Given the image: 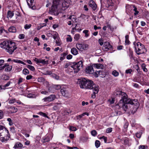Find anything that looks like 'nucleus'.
Here are the masks:
<instances>
[{
    "label": "nucleus",
    "instance_id": "f257e3e1",
    "mask_svg": "<svg viewBox=\"0 0 149 149\" xmlns=\"http://www.w3.org/2000/svg\"><path fill=\"white\" fill-rule=\"evenodd\" d=\"M114 95L115 96L119 95L121 98L118 105L116 106V108L118 107L122 108L126 111L127 109H129L128 107H130V104H131V107H130L133 108V110L132 109H130L131 113H134L136 112L139 106L138 102L137 100L127 99L126 94L121 91H116L115 92Z\"/></svg>",
    "mask_w": 149,
    "mask_h": 149
},
{
    "label": "nucleus",
    "instance_id": "f03ea898",
    "mask_svg": "<svg viewBox=\"0 0 149 149\" xmlns=\"http://www.w3.org/2000/svg\"><path fill=\"white\" fill-rule=\"evenodd\" d=\"M77 84L81 88L92 89L93 92L91 95V97L93 99L95 97L96 94L98 92L99 88V86L93 84L92 81L83 78L78 79Z\"/></svg>",
    "mask_w": 149,
    "mask_h": 149
},
{
    "label": "nucleus",
    "instance_id": "7ed1b4c3",
    "mask_svg": "<svg viewBox=\"0 0 149 149\" xmlns=\"http://www.w3.org/2000/svg\"><path fill=\"white\" fill-rule=\"evenodd\" d=\"M0 47L10 54H12L17 49L15 43L10 41H5L1 42Z\"/></svg>",
    "mask_w": 149,
    "mask_h": 149
},
{
    "label": "nucleus",
    "instance_id": "20e7f679",
    "mask_svg": "<svg viewBox=\"0 0 149 149\" xmlns=\"http://www.w3.org/2000/svg\"><path fill=\"white\" fill-rule=\"evenodd\" d=\"M10 137V135L8 130L3 126L0 125V140L1 141L6 142Z\"/></svg>",
    "mask_w": 149,
    "mask_h": 149
},
{
    "label": "nucleus",
    "instance_id": "39448f33",
    "mask_svg": "<svg viewBox=\"0 0 149 149\" xmlns=\"http://www.w3.org/2000/svg\"><path fill=\"white\" fill-rule=\"evenodd\" d=\"M82 66L83 62L82 61H80L73 65L69 67L66 70V71L70 74H72L73 72L74 73H77L82 68Z\"/></svg>",
    "mask_w": 149,
    "mask_h": 149
},
{
    "label": "nucleus",
    "instance_id": "423d86ee",
    "mask_svg": "<svg viewBox=\"0 0 149 149\" xmlns=\"http://www.w3.org/2000/svg\"><path fill=\"white\" fill-rule=\"evenodd\" d=\"M53 5L52 6L51 11L53 12H56L57 9L59 8L60 0H52Z\"/></svg>",
    "mask_w": 149,
    "mask_h": 149
},
{
    "label": "nucleus",
    "instance_id": "0eeeda50",
    "mask_svg": "<svg viewBox=\"0 0 149 149\" xmlns=\"http://www.w3.org/2000/svg\"><path fill=\"white\" fill-rule=\"evenodd\" d=\"M76 47L79 50L83 51L87 50L88 48V45L85 44H77Z\"/></svg>",
    "mask_w": 149,
    "mask_h": 149
},
{
    "label": "nucleus",
    "instance_id": "6e6552de",
    "mask_svg": "<svg viewBox=\"0 0 149 149\" xmlns=\"http://www.w3.org/2000/svg\"><path fill=\"white\" fill-rule=\"evenodd\" d=\"M56 96L55 95H51L47 97L43 98L42 100L45 102H50L54 100Z\"/></svg>",
    "mask_w": 149,
    "mask_h": 149
},
{
    "label": "nucleus",
    "instance_id": "1a4fd4ad",
    "mask_svg": "<svg viewBox=\"0 0 149 149\" xmlns=\"http://www.w3.org/2000/svg\"><path fill=\"white\" fill-rule=\"evenodd\" d=\"M61 92L62 95L66 97H69L70 96V94L68 89L66 88H63L61 89Z\"/></svg>",
    "mask_w": 149,
    "mask_h": 149
},
{
    "label": "nucleus",
    "instance_id": "9d476101",
    "mask_svg": "<svg viewBox=\"0 0 149 149\" xmlns=\"http://www.w3.org/2000/svg\"><path fill=\"white\" fill-rule=\"evenodd\" d=\"M69 4L68 2L64 1L61 5L59 4V8H61L62 10H64L68 7Z\"/></svg>",
    "mask_w": 149,
    "mask_h": 149
},
{
    "label": "nucleus",
    "instance_id": "9b49d317",
    "mask_svg": "<svg viewBox=\"0 0 149 149\" xmlns=\"http://www.w3.org/2000/svg\"><path fill=\"white\" fill-rule=\"evenodd\" d=\"M86 72L89 74H92L94 73V70L92 66H89L87 67L85 70Z\"/></svg>",
    "mask_w": 149,
    "mask_h": 149
},
{
    "label": "nucleus",
    "instance_id": "f8f14e48",
    "mask_svg": "<svg viewBox=\"0 0 149 149\" xmlns=\"http://www.w3.org/2000/svg\"><path fill=\"white\" fill-rule=\"evenodd\" d=\"M26 1L28 5L30 8H31L33 9H34L36 8V7L33 5V0H26Z\"/></svg>",
    "mask_w": 149,
    "mask_h": 149
},
{
    "label": "nucleus",
    "instance_id": "ddd939ff",
    "mask_svg": "<svg viewBox=\"0 0 149 149\" xmlns=\"http://www.w3.org/2000/svg\"><path fill=\"white\" fill-rule=\"evenodd\" d=\"M89 6L93 10H95L96 9L97 6L93 1L91 0L89 2Z\"/></svg>",
    "mask_w": 149,
    "mask_h": 149
},
{
    "label": "nucleus",
    "instance_id": "4468645a",
    "mask_svg": "<svg viewBox=\"0 0 149 149\" xmlns=\"http://www.w3.org/2000/svg\"><path fill=\"white\" fill-rule=\"evenodd\" d=\"M7 61V62L13 61L14 62L16 63H21V64H22L24 65H26V63H25L24 62L21 61V60H19L17 59L12 60L11 58H9L8 59Z\"/></svg>",
    "mask_w": 149,
    "mask_h": 149
},
{
    "label": "nucleus",
    "instance_id": "2eb2a0df",
    "mask_svg": "<svg viewBox=\"0 0 149 149\" xmlns=\"http://www.w3.org/2000/svg\"><path fill=\"white\" fill-rule=\"evenodd\" d=\"M136 45H137V48L138 49H137V48L136 47L135 49L136 50V52L137 54L138 55H139L141 54V53L140 52V51H141V49H140V46H143V45H142L141 44V43L140 42H138L137 43Z\"/></svg>",
    "mask_w": 149,
    "mask_h": 149
},
{
    "label": "nucleus",
    "instance_id": "dca6fc26",
    "mask_svg": "<svg viewBox=\"0 0 149 149\" xmlns=\"http://www.w3.org/2000/svg\"><path fill=\"white\" fill-rule=\"evenodd\" d=\"M94 67L97 69H102L103 66L100 64H93Z\"/></svg>",
    "mask_w": 149,
    "mask_h": 149
},
{
    "label": "nucleus",
    "instance_id": "f3484780",
    "mask_svg": "<svg viewBox=\"0 0 149 149\" xmlns=\"http://www.w3.org/2000/svg\"><path fill=\"white\" fill-rule=\"evenodd\" d=\"M71 52L72 54L74 55L77 54L78 52L77 49L74 47H73L71 49Z\"/></svg>",
    "mask_w": 149,
    "mask_h": 149
},
{
    "label": "nucleus",
    "instance_id": "a211bd4d",
    "mask_svg": "<svg viewBox=\"0 0 149 149\" xmlns=\"http://www.w3.org/2000/svg\"><path fill=\"white\" fill-rule=\"evenodd\" d=\"M70 20V21H71L73 23H74L75 22H76V18L75 16L74 15H71L68 18Z\"/></svg>",
    "mask_w": 149,
    "mask_h": 149
},
{
    "label": "nucleus",
    "instance_id": "6ab92c4d",
    "mask_svg": "<svg viewBox=\"0 0 149 149\" xmlns=\"http://www.w3.org/2000/svg\"><path fill=\"white\" fill-rule=\"evenodd\" d=\"M43 143L48 142L50 141V138L48 135H47L43 137L42 139Z\"/></svg>",
    "mask_w": 149,
    "mask_h": 149
},
{
    "label": "nucleus",
    "instance_id": "aec40b11",
    "mask_svg": "<svg viewBox=\"0 0 149 149\" xmlns=\"http://www.w3.org/2000/svg\"><path fill=\"white\" fill-rule=\"evenodd\" d=\"M9 32L11 33H15L16 31V30L15 27L14 26H11L8 29Z\"/></svg>",
    "mask_w": 149,
    "mask_h": 149
},
{
    "label": "nucleus",
    "instance_id": "412c9836",
    "mask_svg": "<svg viewBox=\"0 0 149 149\" xmlns=\"http://www.w3.org/2000/svg\"><path fill=\"white\" fill-rule=\"evenodd\" d=\"M14 13L13 12L8 10L7 13V17L8 18H11L14 15Z\"/></svg>",
    "mask_w": 149,
    "mask_h": 149
},
{
    "label": "nucleus",
    "instance_id": "4be33fe9",
    "mask_svg": "<svg viewBox=\"0 0 149 149\" xmlns=\"http://www.w3.org/2000/svg\"><path fill=\"white\" fill-rule=\"evenodd\" d=\"M22 146L23 145L21 143L18 142L15 144L14 148L15 149L18 148H22Z\"/></svg>",
    "mask_w": 149,
    "mask_h": 149
},
{
    "label": "nucleus",
    "instance_id": "5701e85b",
    "mask_svg": "<svg viewBox=\"0 0 149 149\" xmlns=\"http://www.w3.org/2000/svg\"><path fill=\"white\" fill-rule=\"evenodd\" d=\"M104 45L105 46V48H107V49H109V48H110L111 47L109 43L107 42H104Z\"/></svg>",
    "mask_w": 149,
    "mask_h": 149
},
{
    "label": "nucleus",
    "instance_id": "b1692460",
    "mask_svg": "<svg viewBox=\"0 0 149 149\" xmlns=\"http://www.w3.org/2000/svg\"><path fill=\"white\" fill-rule=\"evenodd\" d=\"M1 78L3 79L4 80H8L9 79V76L6 74H3L2 75V76Z\"/></svg>",
    "mask_w": 149,
    "mask_h": 149
},
{
    "label": "nucleus",
    "instance_id": "393cba45",
    "mask_svg": "<svg viewBox=\"0 0 149 149\" xmlns=\"http://www.w3.org/2000/svg\"><path fill=\"white\" fill-rule=\"evenodd\" d=\"M12 66H10L7 67L5 68V71L6 72H8L10 71L12 68Z\"/></svg>",
    "mask_w": 149,
    "mask_h": 149
},
{
    "label": "nucleus",
    "instance_id": "a878e982",
    "mask_svg": "<svg viewBox=\"0 0 149 149\" xmlns=\"http://www.w3.org/2000/svg\"><path fill=\"white\" fill-rule=\"evenodd\" d=\"M80 35L79 34H76L74 35V39L76 41H77L80 38Z\"/></svg>",
    "mask_w": 149,
    "mask_h": 149
},
{
    "label": "nucleus",
    "instance_id": "bb28decb",
    "mask_svg": "<svg viewBox=\"0 0 149 149\" xmlns=\"http://www.w3.org/2000/svg\"><path fill=\"white\" fill-rule=\"evenodd\" d=\"M22 72L23 74L25 75L29 74V70L26 68L24 69Z\"/></svg>",
    "mask_w": 149,
    "mask_h": 149
},
{
    "label": "nucleus",
    "instance_id": "cd10ccee",
    "mask_svg": "<svg viewBox=\"0 0 149 149\" xmlns=\"http://www.w3.org/2000/svg\"><path fill=\"white\" fill-rule=\"evenodd\" d=\"M100 143L98 140H96L95 142V145L97 148H98L100 146Z\"/></svg>",
    "mask_w": 149,
    "mask_h": 149
},
{
    "label": "nucleus",
    "instance_id": "c85d7f7f",
    "mask_svg": "<svg viewBox=\"0 0 149 149\" xmlns=\"http://www.w3.org/2000/svg\"><path fill=\"white\" fill-rule=\"evenodd\" d=\"M27 68H28L30 70L33 71L35 70V68L34 67L31 65H28L27 66Z\"/></svg>",
    "mask_w": 149,
    "mask_h": 149
},
{
    "label": "nucleus",
    "instance_id": "c756f323",
    "mask_svg": "<svg viewBox=\"0 0 149 149\" xmlns=\"http://www.w3.org/2000/svg\"><path fill=\"white\" fill-rule=\"evenodd\" d=\"M88 31V30H85L83 31V33L85 34V36L86 37H87L89 36Z\"/></svg>",
    "mask_w": 149,
    "mask_h": 149
},
{
    "label": "nucleus",
    "instance_id": "7c9ffc66",
    "mask_svg": "<svg viewBox=\"0 0 149 149\" xmlns=\"http://www.w3.org/2000/svg\"><path fill=\"white\" fill-rule=\"evenodd\" d=\"M27 97L29 98H35L36 97V96L34 94L30 93L28 95Z\"/></svg>",
    "mask_w": 149,
    "mask_h": 149
},
{
    "label": "nucleus",
    "instance_id": "2f4dec72",
    "mask_svg": "<svg viewBox=\"0 0 149 149\" xmlns=\"http://www.w3.org/2000/svg\"><path fill=\"white\" fill-rule=\"evenodd\" d=\"M112 74L114 76L117 77L119 73L116 70H114L112 72Z\"/></svg>",
    "mask_w": 149,
    "mask_h": 149
},
{
    "label": "nucleus",
    "instance_id": "473e14b6",
    "mask_svg": "<svg viewBox=\"0 0 149 149\" xmlns=\"http://www.w3.org/2000/svg\"><path fill=\"white\" fill-rule=\"evenodd\" d=\"M7 121L9 122V124L10 126H11L13 125V122L12 121V120L10 118H8L7 119Z\"/></svg>",
    "mask_w": 149,
    "mask_h": 149
},
{
    "label": "nucleus",
    "instance_id": "72a5a7b5",
    "mask_svg": "<svg viewBox=\"0 0 149 149\" xmlns=\"http://www.w3.org/2000/svg\"><path fill=\"white\" fill-rule=\"evenodd\" d=\"M40 63H41L43 65L47 64L48 63V61H45V60L42 59Z\"/></svg>",
    "mask_w": 149,
    "mask_h": 149
},
{
    "label": "nucleus",
    "instance_id": "f704fd0d",
    "mask_svg": "<svg viewBox=\"0 0 149 149\" xmlns=\"http://www.w3.org/2000/svg\"><path fill=\"white\" fill-rule=\"evenodd\" d=\"M31 24H26L24 26V28L26 29H28L31 28Z\"/></svg>",
    "mask_w": 149,
    "mask_h": 149
},
{
    "label": "nucleus",
    "instance_id": "c9c22d12",
    "mask_svg": "<svg viewBox=\"0 0 149 149\" xmlns=\"http://www.w3.org/2000/svg\"><path fill=\"white\" fill-rule=\"evenodd\" d=\"M54 88L56 90H58L61 88V86L59 85H55L54 86Z\"/></svg>",
    "mask_w": 149,
    "mask_h": 149
},
{
    "label": "nucleus",
    "instance_id": "e433bc0d",
    "mask_svg": "<svg viewBox=\"0 0 149 149\" xmlns=\"http://www.w3.org/2000/svg\"><path fill=\"white\" fill-rule=\"evenodd\" d=\"M142 68L144 72H147L148 71L147 69L145 67V65L144 64H143L142 65Z\"/></svg>",
    "mask_w": 149,
    "mask_h": 149
},
{
    "label": "nucleus",
    "instance_id": "4c0bfd02",
    "mask_svg": "<svg viewBox=\"0 0 149 149\" xmlns=\"http://www.w3.org/2000/svg\"><path fill=\"white\" fill-rule=\"evenodd\" d=\"M97 134V132L95 130H93L91 132V134L93 136H95Z\"/></svg>",
    "mask_w": 149,
    "mask_h": 149
},
{
    "label": "nucleus",
    "instance_id": "58836bf2",
    "mask_svg": "<svg viewBox=\"0 0 149 149\" xmlns=\"http://www.w3.org/2000/svg\"><path fill=\"white\" fill-rule=\"evenodd\" d=\"M24 81V79L22 77H20L19 78L17 82L18 84H19L21 83Z\"/></svg>",
    "mask_w": 149,
    "mask_h": 149
},
{
    "label": "nucleus",
    "instance_id": "ea45409f",
    "mask_svg": "<svg viewBox=\"0 0 149 149\" xmlns=\"http://www.w3.org/2000/svg\"><path fill=\"white\" fill-rule=\"evenodd\" d=\"M45 80L44 78L43 77L39 78L38 79V81L39 82H42Z\"/></svg>",
    "mask_w": 149,
    "mask_h": 149
},
{
    "label": "nucleus",
    "instance_id": "a19ab883",
    "mask_svg": "<svg viewBox=\"0 0 149 149\" xmlns=\"http://www.w3.org/2000/svg\"><path fill=\"white\" fill-rule=\"evenodd\" d=\"M58 33L56 32H54V33L53 35V38L56 40L57 38Z\"/></svg>",
    "mask_w": 149,
    "mask_h": 149
},
{
    "label": "nucleus",
    "instance_id": "79ce46f5",
    "mask_svg": "<svg viewBox=\"0 0 149 149\" xmlns=\"http://www.w3.org/2000/svg\"><path fill=\"white\" fill-rule=\"evenodd\" d=\"M25 35L24 34H20L19 36V38L20 39H23L24 38Z\"/></svg>",
    "mask_w": 149,
    "mask_h": 149
},
{
    "label": "nucleus",
    "instance_id": "37998d69",
    "mask_svg": "<svg viewBox=\"0 0 149 149\" xmlns=\"http://www.w3.org/2000/svg\"><path fill=\"white\" fill-rule=\"evenodd\" d=\"M100 139H103L104 140V142L105 143H107V138L106 137L103 136H102L101 137H100Z\"/></svg>",
    "mask_w": 149,
    "mask_h": 149
},
{
    "label": "nucleus",
    "instance_id": "c03bdc74",
    "mask_svg": "<svg viewBox=\"0 0 149 149\" xmlns=\"http://www.w3.org/2000/svg\"><path fill=\"white\" fill-rule=\"evenodd\" d=\"M112 131V128H107L106 130V132L107 133H109L111 132Z\"/></svg>",
    "mask_w": 149,
    "mask_h": 149
},
{
    "label": "nucleus",
    "instance_id": "a18cd8bd",
    "mask_svg": "<svg viewBox=\"0 0 149 149\" xmlns=\"http://www.w3.org/2000/svg\"><path fill=\"white\" fill-rule=\"evenodd\" d=\"M70 130L72 131H75L77 130V129L76 127L73 126H70Z\"/></svg>",
    "mask_w": 149,
    "mask_h": 149
},
{
    "label": "nucleus",
    "instance_id": "49530a36",
    "mask_svg": "<svg viewBox=\"0 0 149 149\" xmlns=\"http://www.w3.org/2000/svg\"><path fill=\"white\" fill-rule=\"evenodd\" d=\"M132 71V70L131 69H130L126 70L125 72L127 74H131Z\"/></svg>",
    "mask_w": 149,
    "mask_h": 149
},
{
    "label": "nucleus",
    "instance_id": "de8ad7c7",
    "mask_svg": "<svg viewBox=\"0 0 149 149\" xmlns=\"http://www.w3.org/2000/svg\"><path fill=\"white\" fill-rule=\"evenodd\" d=\"M12 109L13 110V111L12 113H15L17 111V109L15 107H13L12 108Z\"/></svg>",
    "mask_w": 149,
    "mask_h": 149
},
{
    "label": "nucleus",
    "instance_id": "09e8293b",
    "mask_svg": "<svg viewBox=\"0 0 149 149\" xmlns=\"http://www.w3.org/2000/svg\"><path fill=\"white\" fill-rule=\"evenodd\" d=\"M11 83V82L10 81H9L8 82V83L6 84L4 86H3V87L5 88L6 87L10 85V84Z\"/></svg>",
    "mask_w": 149,
    "mask_h": 149
},
{
    "label": "nucleus",
    "instance_id": "8fccbe9b",
    "mask_svg": "<svg viewBox=\"0 0 149 149\" xmlns=\"http://www.w3.org/2000/svg\"><path fill=\"white\" fill-rule=\"evenodd\" d=\"M98 42H99L100 44V45H103V43L102 39H99L98 40Z\"/></svg>",
    "mask_w": 149,
    "mask_h": 149
},
{
    "label": "nucleus",
    "instance_id": "3c124183",
    "mask_svg": "<svg viewBox=\"0 0 149 149\" xmlns=\"http://www.w3.org/2000/svg\"><path fill=\"white\" fill-rule=\"evenodd\" d=\"M69 36V37L67 38V42H71L72 40V38L70 36Z\"/></svg>",
    "mask_w": 149,
    "mask_h": 149
},
{
    "label": "nucleus",
    "instance_id": "603ef678",
    "mask_svg": "<svg viewBox=\"0 0 149 149\" xmlns=\"http://www.w3.org/2000/svg\"><path fill=\"white\" fill-rule=\"evenodd\" d=\"M46 73H44L45 75H50L52 74V72L50 71L47 70L46 71Z\"/></svg>",
    "mask_w": 149,
    "mask_h": 149
},
{
    "label": "nucleus",
    "instance_id": "864d4df0",
    "mask_svg": "<svg viewBox=\"0 0 149 149\" xmlns=\"http://www.w3.org/2000/svg\"><path fill=\"white\" fill-rule=\"evenodd\" d=\"M15 99H12L10 100L9 103L10 104H13L15 102Z\"/></svg>",
    "mask_w": 149,
    "mask_h": 149
},
{
    "label": "nucleus",
    "instance_id": "5fc2aeb1",
    "mask_svg": "<svg viewBox=\"0 0 149 149\" xmlns=\"http://www.w3.org/2000/svg\"><path fill=\"white\" fill-rule=\"evenodd\" d=\"M141 134L140 133H137L136 135V137L139 138L141 137Z\"/></svg>",
    "mask_w": 149,
    "mask_h": 149
},
{
    "label": "nucleus",
    "instance_id": "6e6d98bb",
    "mask_svg": "<svg viewBox=\"0 0 149 149\" xmlns=\"http://www.w3.org/2000/svg\"><path fill=\"white\" fill-rule=\"evenodd\" d=\"M109 101L110 102V103L111 104H113L114 102V99L113 98H112V99L109 100Z\"/></svg>",
    "mask_w": 149,
    "mask_h": 149
},
{
    "label": "nucleus",
    "instance_id": "4d7b16f0",
    "mask_svg": "<svg viewBox=\"0 0 149 149\" xmlns=\"http://www.w3.org/2000/svg\"><path fill=\"white\" fill-rule=\"evenodd\" d=\"M3 116V111L1 110H0V119H2Z\"/></svg>",
    "mask_w": 149,
    "mask_h": 149
},
{
    "label": "nucleus",
    "instance_id": "13d9d810",
    "mask_svg": "<svg viewBox=\"0 0 149 149\" xmlns=\"http://www.w3.org/2000/svg\"><path fill=\"white\" fill-rule=\"evenodd\" d=\"M33 76L31 75H29L26 76V79L27 80H29L31 79Z\"/></svg>",
    "mask_w": 149,
    "mask_h": 149
},
{
    "label": "nucleus",
    "instance_id": "bf43d9fd",
    "mask_svg": "<svg viewBox=\"0 0 149 149\" xmlns=\"http://www.w3.org/2000/svg\"><path fill=\"white\" fill-rule=\"evenodd\" d=\"M106 26L110 29H111V26L110 24H109L108 23H106Z\"/></svg>",
    "mask_w": 149,
    "mask_h": 149
},
{
    "label": "nucleus",
    "instance_id": "052dcab7",
    "mask_svg": "<svg viewBox=\"0 0 149 149\" xmlns=\"http://www.w3.org/2000/svg\"><path fill=\"white\" fill-rule=\"evenodd\" d=\"M72 56L71 55L69 54L67 56L66 58L68 59H70L72 58Z\"/></svg>",
    "mask_w": 149,
    "mask_h": 149
},
{
    "label": "nucleus",
    "instance_id": "680f3d73",
    "mask_svg": "<svg viewBox=\"0 0 149 149\" xmlns=\"http://www.w3.org/2000/svg\"><path fill=\"white\" fill-rule=\"evenodd\" d=\"M101 28V27L99 26L97 27L96 25H95L94 26V29L95 30H96L97 29H100Z\"/></svg>",
    "mask_w": 149,
    "mask_h": 149
},
{
    "label": "nucleus",
    "instance_id": "e2e57ef3",
    "mask_svg": "<svg viewBox=\"0 0 149 149\" xmlns=\"http://www.w3.org/2000/svg\"><path fill=\"white\" fill-rule=\"evenodd\" d=\"M66 54L65 53H64L63 54V57H61L60 58V59L62 61L65 58V56Z\"/></svg>",
    "mask_w": 149,
    "mask_h": 149
},
{
    "label": "nucleus",
    "instance_id": "0e129e2a",
    "mask_svg": "<svg viewBox=\"0 0 149 149\" xmlns=\"http://www.w3.org/2000/svg\"><path fill=\"white\" fill-rule=\"evenodd\" d=\"M70 63H66V64H65V66H64V68H68L69 66H70Z\"/></svg>",
    "mask_w": 149,
    "mask_h": 149
},
{
    "label": "nucleus",
    "instance_id": "69168bd1",
    "mask_svg": "<svg viewBox=\"0 0 149 149\" xmlns=\"http://www.w3.org/2000/svg\"><path fill=\"white\" fill-rule=\"evenodd\" d=\"M58 26V25L57 24H54L53 26V28L55 29Z\"/></svg>",
    "mask_w": 149,
    "mask_h": 149
},
{
    "label": "nucleus",
    "instance_id": "338daca9",
    "mask_svg": "<svg viewBox=\"0 0 149 149\" xmlns=\"http://www.w3.org/2000/svg\"><path fill=\"white\" fill-rule=\"evenodd\" d=\"M41 93L42 94H45V95H47L48 93V92L46 91H42L41 92Z\"/></svg>",
    "mask_w": 149,
    "mask_h": 149
},
{
    "label": "nucleus",
    "instance_id": "774afa93",
    "mask_svg": "<svg viewBox=\"0 0 149 149\" xmlns=\"http://www.w3.org/2000/svg\"><path fill=\"white\" fill-rule=\"evenodd\" d=\"M145 146L144 145L140 146L139 147V149H145Z\"/></svg>",
    "mask_w": 149,
    "mask_h": 149
}]
</instances>
